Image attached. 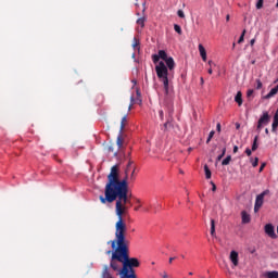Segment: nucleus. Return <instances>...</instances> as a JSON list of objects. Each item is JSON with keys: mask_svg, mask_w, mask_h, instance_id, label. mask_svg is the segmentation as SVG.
<instances>
[{"mask_svg": "<svg viewBox=\"0 0 278 278\" xmlns=\"http://www.w3.org/2000/svg\"><path fill=\"white\" fill-rule=\"evenodd\" d=\"M230 262L233 264V266H238L239 264V254L238 251L232 250L230 252V256H229Z\"/></svg>", "mask_w": 278, "mask_h": 278, "instance_id": "11", "label": "nucleus"}, {"mask_svg": "<svg viewBox=\"0 0 278 278\" xmlns=\"http://www.w3.org/2000/svg\"><path fill=\"white\" fill-rule=\"evenodd\" d=\"M252 151H255L256 149H260V135H256L252 142Z\"/></svg>", "mask_w": 278, "mask_h": 278, "instance_id": "15", "label": "nucleus"}, {"mask_svg": "<svg viewBox=\"0 0 278 278\" xmlns=\"http://www.w3.org/2000/svg\"><path fill=\"white\" fill-rule=\"evenodd\" d=\"M244 153H245V155H248V157H251V155H253V149L247 148Z\"/></svg>", "mask_w": 278, "mask_h": 278, "instance_id": "37", "label": "nucleus"}, {"mask_svg": "<svg viewBox=\"0 0 278 278\" xmlns=\"http://www.w3.org/2000/svg\"><path fill=\"white\" fill-rule=\"evenodd\" d=\"M116 216H118V220L115 224V239L108 242V244H111L112 251L123 249L124 247H129L127 243V237L125 236L127 231V224H125V220H123V214L116 213Z\"/></svg>", "mask_w": 278, "mask_h": 278, "instance_id": "3", "label": "nucleus"}, {"mask_svg": "<svg viewBox=\"0 0 278 278\" xmlns=\"http://www.w3.org/2000/svg\"><path fill=\"white\" fill-rule=\"evenodd\" d=\"M156 76L160 80L168 79V67L164 63V61H160L159 64L155 66Z\"/></svg>", "mask_w": 278, "mask_h": 278, "instance_id": "6", "label": "nucleus"}, {"mask_svg": "<svg viewBox=\"0 0 278 278\" xmlns=\"http://www.w3.org/2000/svg\"><path fill=\"white\" fill-rule=\"evenodd\" d=\"M249 251L253 255V253H255L256 250H255V248H253V249L250 248Z\"/></svg>", "mask_w": 278, "mask_h": 278, "instance_id": "51", "label": "nucleus"}, {"mask_svg": "<svg viewBox=\"0 0 278 278\" xmlns=\"http://www.w3.org/2000/svg\"><path fill=\"white\" fill-rule=\"evenodd\" d=\"M140 207H142V205L135 206V212H138L140 210Z\"/></svg>", "mask_w": 278, "mask_h": 278, "instance_id": "53", "label": "nucleus"}, {"mask_svg": "<svg viewBox=\"0 0 278 278\" xmlns=\"http://www.w3.org/2000/svg\"><path fill=\"white\" fill-rule=\"evenodd\" d=\"M204 173L206 179H212V170L210 169V166H207V164L204 165Z\"/></svg>", "mask_w": 278, "mask_h": 278, "instance_id": "20", "label": "nucleus"}, {"mask_svg": "<svg viewBox=\"0 0 278 278\" xmlns=\"http://www.w3.org/2000/svg\"><path fill=\"white\" fill-rule=\"evenodd\" d=\"M250 162H251L253 168H257V166L260 165V157L255 156L253 159V156H251L250 157Z\"/></svg>", "mask_w": 278, "mask_h": 278, "instance_id": "18", "label": "nucleus"}, {"mask_svg": "<svg viewBox=\"0 0 278 278\" xmlns=\"http://www.w3.org/2000/svg\"><path fill=\"white\" fill-rule=\"evenodd\" d=\"M136 94H137V103H138L139 105H141V104H142V99H141L142 93H140V89H137V90H136Z\"/></svg>", "mask_w": 278, "mask_h": 278, "instance_id": "27", "label": "nucleus"}, {"mask_svg": "<svg viewBox=\"0 0 278 278\" xmlns=\"http://www.w3.org/2000/svg\"><path fill=\"white\" fill-rule=\"evenodd\" d=\"M129 184L123 185L122 187H117L115 189H111V191L104 192V197L100 195V202L105 205V203H115V212L116 214H125V210H127V203H129Z\"/></svg>", "mask_w": 278, "mask_h": 278, "instance_id": "2", "label": "nucleus"}, {"mask_svg": "<svg viewBox=\"0 0 278 278\" xmlns=\"http://www.w3.org/2000/svg\"><path fill=\"white\" fill-rule=\"evenodd\" d=\"M211 236L214 238L216 236V223L214 219H211Z\"/></svg>", "mask_w": 278, "mask_h": 278, "instance_id": "22", "label": "nucleus"}, {"mask_svg": "<svg viewBox=\"0 0 278 278\" xmlns=\"http://www.w3.org/2000/svg\"><path fill=\"white\" fill-rule=\"evenodd\" d=\"M174 260H176V257H169V264H173Z\"/></svg>", "mask_w": 278, "mask_h": 278, "instance_id": "55", "label": "nucleus"}, {"mask_svg": "<svg viewBox=\"0 0 278 278\" xmlns=\"http://www.w3.org/2000/svg\"><path fill=\"white\" fill-rule=\"evenodd\" d=\"M230 163H231V155H228L222 161V166H229Z\"/></svg>", "mask_w": 278, "mask_h": 278, "instance_id": "23", "label": "nucleus"}, {"mask_svg": "<svg viewBox=\"0 0 278 278\" xmlns=\"http://www.w3.org/2000/svg\"><path fill=\"white\" fill-rule=\"evenodd\" d=\"M161 81H163V89H164L163 105L172 110L173 106H175L173 88H170V85L168 84V78H163L161 79Z\"/></svg>", "mask_w": 278, "mask_h": 278, "instance_id": "5", "label": "nucleus"}, {"mask_svg": "<svg viewBox=\"0 0 278 278\" xmlns=\"http://www.w3.org/2000/svg\"><path fill=\"white\" fill-rule=\"evenodd\" d=\"M262 88H264V84H262V80H261V79H256L255 89H256V90H262Z\"/></svg>", "mask_w": 278, "mask_h": 278, "instance_id": "31", "label": "nucleus"}, {"mask_svg": "<svg viewBox=\"0 0 278 278\" xmlns=\"http://www.w3.org/2000/svg\"><path fill=\"white\" fill-rule=\"evenodd\" d=\"M213 64H214V61H208V66L212 67Z\"/></svg>", "mask_w": 278, "mask_h": 278, "instance_id": "57", "label": "nucleus"}, {"mask_svg": "<svg viewBox=\"0 0 278 278\" xmlns=\"http://www.w3.org/2000/svg\"><path fill=\"white\" fill-rule=\"evenodd\" d=\"M167 110L168 116L166 117V122L163 125V131H168L173 127V114H175V106H165Z\"/></svg>", "mask_w": 278, "mask_h": 278, "instance_id": "8", "label": "nucleus"}, {"mask_svg": "<svg viewBox=\"0 0 278 278\" xmlns=\"http://www.w3.org/2000/svg\"><path fill=\"white\" fill-rule=\"evenodd\" d=\"M177 16H178L179 18H186V14L184 13V10H178V11H177Z\"/></svg>", "mask_w": 278, "mask_h": 278, "instance_id": "38", "label": "nucleus"}, {"mask_svg": "<svg viewBox=\"0 0 278 278\" xmlns=\"http://www.w3.org/2000/svg\"><path fill=\"white\" fill-rule=\"evenodd\" d=\"M113 277L112 274H110L109 276H104L103 278H111Z\"/></svg>", "mask_w": 278, "mask_h": 278, "instance_id": "58", "label": "nucleus"}, {"mask_svg": "<svg viewBox=\"0 0 278 278\" xmlns=\"http://www.w3.org/2000/svg\"><path fill=\"white\" fill-rule=\"evenodd\" d=\"M226 21H229V15L226 16Z\"/></svg>", "mask_w": 278, "mask_h": 278, "instance_id": "63", "label": "nucleus"}, {"mask_svg": "<svg viewBox=\"0 0 278 278\" xmlns=\"http://www.w3.org/2000/svg\"><path fill=\"white\" fill-rule=\"evenodd\" d=\"M136 173V167H134L132 172H131V175H130V178L134 179V175Z\"/></svg>", "mask_w": 278, "mask_h": 278, "instance_id": "49", "label": "nucleus"}, {"mask_svg": "<svg viewBox=\"0 0 278 278\" xmlns=\"http://www.w3.org/2000/svg\"><path fill=\"white\" fill-rule=\"evenodd\" d=\"M110 275V270L108 269V267L104 268L102 277H106Z\"/></svg>", "mask_w": 278, "mask_h": 278, "instance_id": "40", "label": "nucleus"}, {"mask_svg": "<svg viewBox=\"0 0 278 278\" xmlns=\"http://www.w3.org/2000/svg\"><path fill=\"white\" fill-rule=\"evenodd\" d=\"M255 45V39L250 40V46L253 47Z\"/></svg>", "mask_w": 278, "mask_h": 278, "instance_id": "50", "label": "nucleus"}, {"mask_svg": "<svg viewBox=\"0 0 278 278\" xmlns=\"http://www.w3.org/2000/svg\"><path fill=\"white\" fill-rule=\"evenodd\" d=\"M211 186H212V192H216V184H214V181H211Z\"/></svg>", "mask_w": 278, "mask_h": 278, "instance_id": "44", "label": "nucleus"}, {"mask_svg": "<svg viewBox=\"0 0 278 278\" xmlns=\"http://www.w3.org/2000/svg\"><path fill=\"white\" fill-rule=\"evenodd\" d=\"M143 212H149V208H143Z\"/></svg>", "mask_w": 278, "mask_h": 278, "instance_id": "60", "label": "nucleus"}, {"mask_svg": "<svg viewBox=\"0 0 278 278\" xmlns=\"http://www.w3.org/2000/svg\"><path fill=\"white\" fill-rule=\"evenodd\" d=\"M200 56L202 58L203 62H207V51L205 50V47H203L201 43L198 46Z\"/></svg>", "mask_w": 278, "mask_h": 278, "instance_id": "12", "label": "nucleus"}, {"mask_svg": "<svg viewBox=\"0 0 278 278\" xmlns=\"http://www.w3.org/2000/svg\"><path fill=\"white\" fill-rule=\"evenodd\" d=\"M273 121L278 122V113H275V114H274V118H273Z\"/></svg>", "mask_w": 278, "mask_h": 278, "instance_id": "45", "label": "nucleus"}, {"mask_svg": "<svg viewBox=\"0 0 278 278\" xmlns=\"http://www.w3.org/2000/svg\"><path fill=\"white\" fill-rule=\"evenodd\" d=\"M157 55L160 60H163V62L169 58L168 53H166V50H159Z\"/></svg>", "mask_w": 278, "mask_h": 278, "instance_id": "17", "label": "nucleus"}, {"mask_svg": "<svg viewBox=\"0 0 278 278\" xmlns=\"http://www.w3.org/2000/svg\"><path fill=\"white\" fill-rule=\"evenodd\" d=\"M132 164H134V161L129 160L128 164H127V167H126V170H125V175L129 176V168H131Z\"/></svg>", "mask_w": 278, "mask_h": 278, "instance_id": "32", "label": "nucleus"}, {"mask_svg": "<svg viewBox=\"0 0 278 278\" xmlns=\"http://www.w3.org/2000/svg\"><path fill=\"white\" fill-rule=\"evenodd\" d=\"M253 89H249L248 91H247V97H253Z\"/></svg>", "mask_w": 278, "mask_h": 278, "instance_id": "43", "label": "nucleus"}, {"mask_svg": "<svg viewBox=\"0 0 278 278\" xmlns=\"http://www.w3.org/2000/svg\"><path fill=\"white\" fill-rule=\"evenodd\" d=\"M127 179H128V175L126 172L124 179L121 180V173H119L118 165H114L111 168V173L108 175V182L104 187V193L110 192L111 190H114L116 188H121L122 186H126L127 184H129L127 182Z\"/></svg>", "mask_w": 278, "mask_h": 278, "instance_id": "4", "label": "nucleus"}, {"mask_svg": "<svg viewBox=\"0 0 278 278\" xmlns=\"http://www.w3.org/2000/svg\"><path fill=\"white\" fill-rule=\"evenodd\" d=\"M244 36H247V29H243L239 39H238V45H242L244 42Z\"/></svg>", "mask_w": 278, "mask_h": 278, "instance_id": "26", "label": "nucleus"}, {"mask_svg": "<svg viewBox=\"0 0 278 278\" xmlns=\"http://www.w3.org/2000/svg\"><path fill=\"white\" fill-rule=\"evenodd\" d=\"M159 116H160L161 121H164V111L160 110Z\"/></svg>", "mask_w": 278, "mask_h": 278, "instance_id": "41", "label": "nucleus"}, {"mask_svg": "<svg viewBox=\"0 0 278 278\" xmlns=\"http://www.w3.org/2000/svg\"><path fill=\"white\" fill-rule=\"evenodd\" d=\"M267 194H270V190L266 189L258 195H256L255 204H254V212H260L262 208V205H264V197H267Z\"/></svg>", "mask_w": 278, "mask_h": 278, "instance_id": "9", "label": "nucleus"}, {"mask_svg": "<svg viewBox=\"0 0 278 278\" xmlns=\"http://www.w3.org/2000/svg\"><path fill=\"white\" fill-rule=\"evenodd\" d=\"M137 47H140V39H137L136 37H134L132 48L136 49Z\"/></svg>", "mask_w": 278, "mask_h": 278, "instance_id": "35", "label": "nucleus"}, {"mask_svg": "<svg viewBox=\"0 0 278 278\" xmlns=\"http://www.w3.org/2000/svg\"><path fill=\"white\" fill-rule=\"evenodd\" d=\"M264 231L268 238H271V240H277V233L275 232V226H273V224H266Z\"/></svg>", "mask_w": 278, "mask_h": 278, "instance_id": "10", "label": "nucleus"}, {"mask_svg": "<svg viewBox=\"0 0 278 278\" xmlns=\"http://www.w3.org/2000/svg\"><path fill=\"white\" fill-rule=\"evenodd\" d=\"M265 277L266 278H278V271L277 270L267 271V273H265Z\"/></svg>", "mask_w": 278, "mask_h": 278, "instance_id": "21", "label": "nucleus"}, {"mask_svg": "<svg viewBox=\"0 0 278 278\" xmlns=\"http://www.w3.org/2000/svg\"><path fill=\"white\" fill-rule=\"evenodd\" d=\"M265 134L266 136H270V131L268 130V128L265 129Z\"/></svg>", "mask_w": 278, "mask_h": 278, "instance_id": "54", "label": "nucleus"}, {"mask_svg": "<svg viewBox=\"0 0 278 278\" xmlns=\"http://www.w3.org/2000/svg\"><path fill=\"white\" fill-rule=\"evenodd\" d=\"M205 84V79L203 77L200 78V85L203 86Z\"/></svg>", "mask_w": 278, "mask_h": 278, "instance_id": "48", "label": "nucleus"}, {"mask_svg": "<svg viewBox=\"0 0 278 278\" xmlns=\"http://www.w3.org/2000/svg\"><path fill=\"white\" fill-rule=\"evenodd\" d=\"M214 134H216V131L211 130L208 134V137L206 139V144H210V142H212V138H214Z\"/></svg>", "mask_w": 278, "mask_h": 278, "instance_id": "30", "label": "nucleus"}, {"mask_svg": "<svg viewBox=\"0 0 278 278\" xmlns=\"http://www.w3.org/2000/svg\"><path fill=\"white\" fill-rule=\"evenodd\" d=\"M236 129H240V123H236Z\"/></svg>", "mask_w": 278, "mask_h": 278, "instance_id": "56", "label": "nucleus"}, {"mask_svg": "<svg viewBox=\"0 0 278 278\" xmlns=\"http://www.w3.org/2000/svg\"><path fill=\"white\" fill-rule=\"evenodd\" d=\"M276 8H278V0H277V3H276Z\"/></svg>", "mask_w": 278, "mask_h": 278, "instance_id": "64", "label": "nucleus"}, {"mask_svg": "<svg viewBox=\"0 0 278 278\" xmlns=\"http://www.w3.org/2000/svg\"><path fill=\"white\" fill-rule=\"evenodd\" d=\"M269 123H270V114L268 113V111H263L262 115L257 121V125H256L257 131L258 132L262 131V129H264L266 125H269Z\"/></svg>", "mask_w": 278, "mask_h": 278, "instance_id": "7", "label": "nucleus"}, {"mask_svg": "<svg viewBox=\"0 0 278 278\" xmlns=\"http://www.w3.org/2000/svg\"><path fill=\"white\" fill-rule=\"evenodd\" d=\"M232 49H236V43H232Z\"/></svg>", "mask_w": 278, "mask_h": 278, "instance_id": "61", "label": "nucleus"}, {"mask_svg": "<svg viewBox=\"0 0 278 278\" xmlns=\"http://www.w3.org/2000/svg\"><path fill=\"white\" fill-rule=\"evenodd\" d=\"M264 168H266V163L261 164L258 172L262 173Z\"/></svg>", "mask_w": 278, "mask_h": 278, "instance_id": "42", "label": "nucleus"}, {"mask_svg": "<svg viewBox=\"0 0 278 278\" xmlns=\"http://www.w3.org/2000/svg\"><path fill=\"white\" fill-rule=\"evenodd\" d=\"M232 153H238V146H235V147H233Z\"/></svg>", "mask_w": 278, "mask_h": 278, "instance_id": "47", "label": "nucleus"}, {"mask_svg": "<svg viewBox=\"0 0 278 278\" xmlns=\"http://www.w3.org/2000/svg\"><path fill=\"white\" fill-rule=\"evenodd\" d=\"M225 153H227V148H223L222 153L217 156V162H220L225 157Z\"/></svg>", "mask_w": 278, "mask_h": 278, "instance_id": "28", "label": "nucleus"}, {"mask_svg": "<svg viewBox=\"0 0 278 278\" xmlns=\"http://www.w3.org/2000/svg\"><path fill=\"white\" fill-rule=\"evenodd\" d=\"M164 62L169 71L175 70V59H173V56L165 59Z\"/></svg>", "mask_w": 278, "mask_h": 278, "instance_id": "13", "label": "nucleus"}, {"mask_svg": "<svg viewBox=\"0 0 278 278\" xmlns=\"http://www.w3.org/2000/svg\"><path fill=\"white\" fill-rule=\"evenodd\" d=\"M216 129H217V131L220 134V123H217Z\"/></svg>", "mask_w": 278, "mask_h": 278, "instance_id": "46", "label": "nucleus"}, {"mask_svg": "<svg viewBox=\"0 0 278 278\" xmlns=\"http://www.w3.org/2000/svg\"><path fill=\"white\" fill-rule=\"evenodd\" d=\"M136 202H137V203H140V199H137Z\"/></svg>", "mask_w": 278, "mask_h": 278, "instance_id": "62", "label": "nucleus"}, {"mask_svg": "<svg viewBox=\"0 0 278 278\" xmlns=\"http://www.w3.org/2000/svg\"><path fill=\"white\" fill-rule=\"evenodd\" d=\"M146 21H147L146 17H140V18L137 20V25H139L141 27V29H144Z\"/></svg>", "mask_w": 278, "mask_h": 278, "instance_id": "24", "label": "nucleus"}, {"mask_svg": "<svg viewBox=\"0 0 278 278\" xmlns=\"http://www.w3.org/2000/svg\"><path fill=\"white\" fill-rule=\"evenodd\" d=\"M117 147H118V149H123V142H124V139H123V131L121 132L119 131V134H118V136H117Z\"/></svg>", "mask_w": 278, "mask_h": 278, "instance_id": "19", "label": "nucleus"}, {"mask_svg": "<svg viewBox=\"0 0 278 278\" xmlns=\"http://www.w3.org/2000/svg\"><path fill=\"white\" fill-rule=\"evenodd\" d=\"M241 220L243 225H249L251 223V215L247 213V211L241 212Z\"/></svg>", "mask_w": 278, "mask_h": 278, "instance_id": "14", "label": "nucleus"}, {"mask_svg": "<svg viewBox=\"0 0 278 278\" xmlns=\"http://www.w3.org/2000/svg\"><path fill=\"white\" fill-rule=\"evenodd\" d=\"M163 278H168V275H167V274H164V275H163Z\"/></svg>", "mask_w": 278, "mask_h": 278, "instance_id": "59", "label": "nucleus"}, {"mask_svg": "<svg viewBox=\"0 0 278 278\" xmlns=\"http://www.w3.org/2000/svg\"><path fill=\"white\" fill-rule=\"evenodd\" d=\"M262 8H264V0H257L256 10H262Z\"/></svg>", "mask_w": 278, "mask_h": 278, "instance_id": "34", "label": "nucleus"}, {"mask_svg": "<svg viewBox=\"0 0 278 278\" xmlns=\"http://www.w3.org/2000/svg\"><path fill=\"white\" fill-rule=\"evenodd\" d=\"M207 73H208V75H212V73H214V71L212 70V67H210V68L207 70Z\"/></svg>", "mask_w": 278, "mask_h": 278, "instance_id": "52", "label": "nucleus"}, {"mask_svg": "<svg viewBox=\"0 0 278 278\" xmlns=\"http://www.w3.org/2000/svg\"><path fill=\"white\" fill-rule=\"evenodd\" d=\"M126 123H127V115L122 118L121 130H119L121 132L124 131Z\"/></svg>", "mask_w": 278, "mask_h": 278, "instance_id": "29", "label": "nucleus"}, {"mask_svg": "<svg viewBox=\"0 0 278 278\" xmlns=\"http://www.w3.org/2000/svg\"><path fill=\"white\" fill-rule=\"evenodd\" d=\"M106 255H112L110 266L112 270L119 273L121 278H138L134 268L140 267V261L137 257H129V245L109 250Z\"/></svg>", "mask_w": 278, "mask_h": 278, "instance_id": "1", "label": "nucleus"}, {"mask_svg": "<svg viewBox=\"0 0 278 278\" xmlns=\"http://www.w3.org/2000/svg\"><path fill=\"white\" fill-rule=\"evenodd\" d=\"M152 62L154 64H157V62H160V55L159 54H152Z\"/></svg>", "mask_w": 278, "mask_h": 278, "instance_id": "36", "label": "nucleus"}, {"mask_svg": "<svg viewBox=\"0 0 278 278\" xmlns=\"http://www.w3.org/2000/svg\"><path fill=\"white\" fill-rule=\"evenodd\" d=\"M136 103V98L134 96L130 97V105L129 110H131V106Z\"/></svg>", "mask_w": 278, "mask_h": 278, "instance_id": "39", "label": "nucleus"}, {"mask_svg": "<svg viewBox=\"0 0 278 278\" xmlns=\"http://www.w3.org/2000/svg\"><path fill=\"white\" fill-rule=\"evenodd\" d=\"M235 101L237 102L238 106L241 108L243 100H242V91H238L235 96Z\"/></svg>", "mask_w": 278, "mask_h": 278, "instance_id": "16", "label": "nucleus"}, {"mask_svg": "<svg viewBox=\"0 0 278 278\" xmlns=\"http://www.w3.org/2000/svg\"><path fill=\"white\" fill-rule=\"evenodd\" d=\"M174 31H176V34H178L179 36H181V34H184L181 26L178 24H174Z\"/></svg>", "mask_w": 278, "mask_h": 278, "instance_id": "25", "label": "nucleus"}, {"mask_svg": "<svg viewBox=\"0 0 278 278\" xmlns=\"http://www.w3.org/2000/svg\"><path fill=\"white\" fill-rule=\"evenodd\" d=\"M277 127H278V122L273 119V124H271V131L275 134V131H277Z\"/></svg>", "mask_w": 278, "mask_h": 278, "instance_id": "33", "label": "nucleus"}]
</instances>
